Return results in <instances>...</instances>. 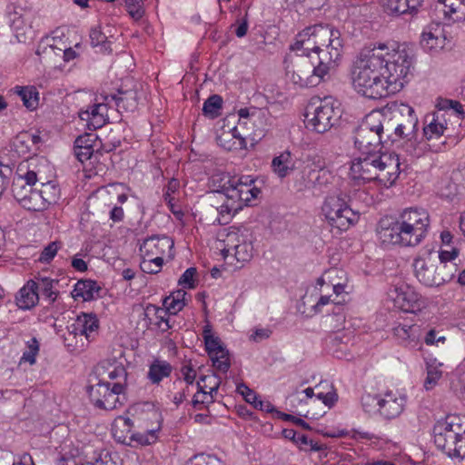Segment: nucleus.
<instances>
[{"label":"nucleus","mask_w":465,"mask_h":465,"mask_svg":"<svg viewBox=\"0 0 465 465\" xmlns=\"http://www.w3.org/2000/svg\"><path fill=\"white\" fill-rule=\"evenodd\" d=\"M412 56L405 48L379 43L361 50L351 68V83L358 94L381 99L399 93L408 82Z\"/></svg>","instance_id":"obj_1"},{"label":"nucleus","mask_w":465,"mask_h":465,"mask_svg":"<svg viewBox=\"0 0 465 465\" xmlns=\"http://www.w3.org/2000/svg\"><path fill=\"white\" fill-rule=\"evenodd\" d=\"M393 126L380 111L368 114L354 133L355 147L361 156L351 165L355 181L377 182L384 187L392 186L401 173L400 158L396 153H381V145L390 138Z\"/></svg>","instance_id":"obj_2"},{"label":"nucleus","mask_w":465,"mask_h":465,"mask_svg":"<svg viewBox=\"0 0 465 465\" xmlns=\"http://www.w3.org/2000/svg\"><path fill=\"white\" fill-rule=\"evenodd\" d=\"M430 226V215L423 208H407L393 223L381 220L377 235L382 244L416 246L424 239Z\"/></svg>","instance_id":"obj_3"},{"label":"nucleus","mask_w":465,"mask_h":465,"mask_svg":"<svg viewBox=\"0 0 465 465\" xmlns=\"http://www.w3.org/2000/svg\"><path fill=\"white\" fill-rule=\"evenodd\" d=\"M286 63L287 76L301 87L318 85L330 70L336 67L333 64H323L321 59L315 61L309 55L298 53L289 54Z\"/></svg>","instance_id":"obj_4"},{"label":"nucleus","mask_w":465,"mask_h":465,"mask_svg":"<svg viewBox=\"0 0 465 465\" xmlns=\"http://www.w3.org/2000/svg\"><path fill=\"white\" fill-rule=\"evenodd\" d=\"M228 201L216 207L218 223H228L230 219L251 202L256 199L261 190L255 185V179L250 175L237 176Z\"/></svg>","instance_id":"obj_5"},{"label":"nucleus","mask_w":465,"mask_h":465,"mask_svg":"<svg viewBox=\"0 0 465 465\" xmlns=\"http://www.w3.org/2000/svg\"><path fill=\"white\" fill-rule=\"evenodd\" d=\"M316 45L322 47L317 59H321L323 64L337 66L341 58L343 41L341 32L329 25H314L305 28Z\"/></svg>","instance_id":"obj_6"},{"label":"nucleus","mask_w":465,"mask_h":465,"mask_svg":"<svg viewBox=\"0 0 465 465\" xmlns=\"http://www.w3.org/2000/svg\"><path fill=\"white\" fill-rule=\"evenodd\" d=\"M306 126L311 130L324 134L340 119L341 111L337 102L331 96L312 99L306 111Z\"/></svg>","instance_id":"obj_7"},{"label":"nucleus","mask_w":465,"mask_h":465,"mask_svg":"<svg viewBox=\"0 0 465 465\" xmlns=\"http://www.w3.org/2000/svg\"><path fill=\"white\" fill-rule=\"evenodd\" d=\"M413 270L420 283L428 287L440 286L450 282L455 275V264H435L430 253L414 259Z\"/></svg>","instance_id":"obj_8"},{"label":"nucleus","mask_w":465,"mask_h":465,"mask_svg":"<svg viewBox=\"0 0 465 465\" xmlns=\"http://www.w3.org/2000/svg\"><path fill=\"white\" fill-rule=\"evenodd\" d=\"M434 443L438 449L452 457L456 450L457 439L465 433V417L448 415L444 420L438 421L434 428Z\"/></svg>","instance_id":"obj_9"},{"label":"nucleus","mask_w":465,"mask_h":465,"mask_svg":"<svg viewBox=\"0 0 465 465\" xmlns=\"http://www.w3.org/2000/svg\"><path fill=\"white\" fill-rule=\"evenodd\" d=\"M322 213L332 228L346 231L358 221L359 215L339 195L325 198L322 206Z\"/></svg>","instance_id":"obj_10"},{"label":"nucleus","mask_w":465,"mask_h":465,"mask_svg":"<svg viewBox=\"0 0 465 465\" xmlns=\"http://www.w3.org/2000/svg\"><path fill=\"white\" fill-rule=\"evenodd\" d=\"M123 391L124 386L119 382L113 383L111 386L110 382L100 381L87 388L88 395L94 406L106 411H112L123 405V401L125 399Z\"/></svg>","instance_id":"obj_11"},{"label":"nucleus","mask_w":465,"mask_h":465,"mask_svg":"<svg viewBox=\"0 0 465 465\" xmlns=\"http://www.w3.org/2000/svg\"><path fill=\"white\" fill-rule=\"evenodd\" d=\"M138 409H141V407L136 406L134 410L137 411ZM139 421L143 431L132 434V438L141 445H150L155 442L158 438L157 432L161 430L162 425L160 411L150 404H143L142 406V417L139 418Z\"/></svg>","instance_id":"obj_12"},{"label":"nucleus","mask_w":465,"mask_h":465,"mask_svg":"<svg viewBox=\"0 0 465 465\" xmlns=\"http://www.w3.org/2000/svg\"><path fill=\"white\" fill-rule=\"evenodd\" d=\"M238 116V126L244 130L250 140L258 142L264 136L268 126L266 112L256 107L241 108Z\"/></svg>","instance_id":"obj_13"},{"label":"nucleus","mask_w":465,"mask_h":465,"mask_svg":"<svg viewBox=\"0 0 465 465\" xmlns=\"http://www.w3.org/2000/svg\"><path fill=\"white\" fill-rule=\"evenodd\" d=\"M99 321L95 314L93 313H81L76 317L73 323L67 326V334L64 340L68 341L71 339H77L80 337L81 341L83 337L87 341H93L98 333Z\"/></svg>","instance_id":"obj_14"},{"label":"nucleus","mask_w":465,"mask_h":465,"mask_svg":"<svg viewBox=\"0 0 465 465\" xmlns=\"http://www.w3.org/2000/svg\"><path fill=\"white\" fill-rule=\"evenodd\" d=\"M203 336L213 367L222 372H226L230 368L228 351L223 348L220 339L212 333L209 325L204 327Z\"/></svg>","instance_id":"obj_15"},{"label":"nucleus","mask_w":465,"mask_h":465,"mask_svg":"<svg viewBox=\"0 0 465 465\" xmlns=\"http://www.w3.org/2000/svg\"><path fill=\"white\" fill-rule=\"evenodd\" d=\"M40 190L33 191L20 205L33 212L45 210L51 203L56 202V188L51 183H42Z\"/></svg>","instance_id":"obj_16"},{"label":"nucleus","mask_w":465,"mask_h":465,"mask_svg":"<svg viewBox=\"0 0 465 465\" xmlns=\"http://www.w3.org/2000/svg\"><path fill=\"white\" fill-rule=\"evenodd\" d=\"M390 296L394 305L403 312H415L425 306V301L421 296L409 286L394 288Z\"/></svg>","instance_id":"obj_17"},{"label":"nucleus","mask_w":465,"mask_h":465,"mask_svg":"<svg viewBox=\"0 0 465 465\" xmlns=\"http://www.w3.org/2000/svg\"><path fill=\"white\" fill-rule=\"evenodd\" d=\"M406 396L399 391H389L381 394L380 408L377 412L387 420L397 418L404 410Z\"/></svg>","instance_id":"obj_18"},{"label":"nucleus","mask_w":465,"mask_h":465,"mask_svg":"<svg viewBox=\"0 0 465 465\" xmlns=\"http://www.w3.org/2000/svg\"><path fill=\"white\" fill-rule=\"evenodd\" d=\"M173 241L165 235L163 236H151L145 239L140 247L142 255L150 257H161L167 255L173 258Z\"/></svg>","instance_id":"obj_19"},{"label":"nucleus","mask_w":465,"mask_h":465,"mask_svg":"<svg viewBox=\"0 0 465 465\" xmlns=\"http://www.w3.org/2000/svg\"><path fill=\"white\" fill-rule=\"evenodd\" d=\"M401 114L402 120L398 123L394 128V133L397 136L412 140L417 135L418 118L415 114L414 109L405 104H401L397 110Z\"/></svg>","instance_id":"obj_20"},{"label":"nucleus","mask_w":465,"mask_h":465,"mask_svg":"<svg viewBox=\"0 0 465 465\" xmlns=\"http://www.w3.org/2000/svg\"><path fill=\"white\" fill-rule=\"evenodd\" d=\"M112 109L108 101L100 102L88 106L79 112L81 120L86 122L89 129H98L105 124L109 119V110Z\"/></svg>","instance_id":"obj_21"},{"label":"nucleus","mask_w":465,"mask_h":465,"mask_svg":"<svg viewBox=\"0 0 465 465\" xmlns=\"http://www.w3.org/2000/svg\"><path fill=\"white\" fill-rule=\"evenodd\" d=\"M447 41L444 27L440 24H430L421 34L420 45L429 52L443 49Z\"/></svg>","instance_id":"obj_22"},{"label":"nucleus","mask_w":465,"mask_h":465,"mask_svg":"<svg viewBox=\"0 0 465 465\" xmlns=\"http://www.w3.org/2000/svg\"><path fill=\"white\" fill-rule=\"evenodd\" d=\"M303 178L311 186L322 189L332 183L334 176L324 166L312 163L304 168Z\"/></svg>","instance_id":"obj_23"},{"label":"nucleus","mask_w":465,"mask_h":465,"mask_svg":"<svg viewBox=\"0 0 465 465\" xmlns=\"http://www.w3.org/2000/svg\"><path fill=\"white\" fill-rule=\"evenodd\" d=\"M237 176H232L229 173H215L211 178V187L213 191L209 194L210 201L213 198H221L223 202L228 201L231 194L230 191L236 183Z\"/></svg>","instance_id":"obj_24"},{"label":"nucleus","mask_w":465,"mask_h":465,"mask_svg":"<svg viewBox=\"0 0 465 465\" xmlns=\"http://www.w3.org/2000/svg\"><path fill=\"white\" fill-rule=\"evenodd\" d=\"M104 101H108L111 108L118 113L133 112L138 104L137 93L134 90H119L117 94L104 96Z\"/></svg>","instance_id":"obj_25"},{"label":"nucleus","mask_w":465,"mask_h":465,"mask_svg":"<svg viewBox=\"0 0 465 465\" xmlns=\"http://www.w3.org/2000/svg\"><path fill=\"white\" fill-rule=\"evenodd\" d=\"M422 0H382L384 12L389 15H415L421 7Z\"/></svg>","instance_id":"obj_26"},{"label":"nucleus","mask_w":465,"mask_h":465,"mask_svg":"<svg viewBox=\"0 0 465 465\" xmlns=\"http://www.w3.org/2000/svg\"><path fill=\"white\" fill-rule=\"evenodd\" d=\"M170 315L172 314L166 308H161L154 304H147L144 308V318L148 321V324L156 325L162 331H167L172 328Z\"/></svg>","instance_id":"obj_27"},{"label":"nucleus","mask_w":465,"mask_h":465,"mask_svg":"<svg viewBox=\"0 0 465 465\" xmlns=\"http://www.w3.org/2000/svg\"><path fill=\"white\" fill-rule=\"evenodd\" d=\"M97 136L94 134H84L79 135L74 141V154L78 161L84 163L89 160L94 153Z\"/></svg>","instance_id":"obj_28"},{"label":"nucleus","mask_w":465,"mask_h":465,"mask_svg":"<svg viewBox=\"0 0 465 465\" xmlns=\"http://www.w3.org/2000/svg\"><path fill=\"white\" fill-rule=\"evenodd\" d=\"M291 49L295 53L302 52L301 54L309 55V57L315 61H317L319 52L322 50V47L316 45L315 41L312 40L308 31H305V29L296 35L295 42L291 46Z\"/></svg>","instance_id":"obj_29"},{"label":"nucleus","mask_w":465,"mask_h":465,"mask_svg":"<svg viewBox=\"0 0 465 465\" xmlns=\"http://www.w3.org/2000/svg\"><path fill=\"white\" fill-rule=\"evenodd\" d=\"M39 300L37 285L35 281H29L20 289L15 296L16 305L22 310H29L36 305Z\"/></svg>","instance_id":"obj_30"},{"label":"nucleus","mask_w":465,"mask_h":465,"mask_svg":"<svg viewBox=\"0 0 465 465\" xmlns=\"http://www.w3.org/2000/svg\"><path fill=\"white\" fill-rule=\"evenodd\" d=\"M393 334L405 347L414 348L419 343L420 326L399 324L393 328Z\"/></svg>","instance_id":"obj_31"},{"label":"nucleus","mask_w":465,"mask_h":465,"mask_svg":"<svg viewBox=\"0 0 465 465\" xmlns=\"http://www.w3.org/2000/svg\"><path fill=\"white\" fill-rule=\"evenodd\" d=\"M132 428L133 421L129 418L119 416L114 420L112 425L113 437L118 442L130 445L131 441H135L132 438Z\"/></svg>","instance_id":"obj_32"},{"label":"nucleus","mask_w":465,"mask_h":465,"mask_svg":"<svg viewBox=\"0 0 465 465\" xmlns=\"http://www.w3.org/2000/svg\"><path fill=\"white\" fill-rule=\"evenodd\" d=\"M214 380V383L209 389L210 391H206V385H202V381H204L207 377H201L200 381H197V389L198 391L193 395L192 404L196 409H201V406L203 404H209L213 401V393H216L219 388V381H216L215 377H211Z\"/></svg>","instance_id":"obj_33"},{"label":"nucleus","mask_w":465,"mask_h":465,"mask_svg":"<svg viewBox=\"0 0 465 465\" xmlns=\"http://www.w3.org/2000/svg\"><path fill=\"white\" fill-rule=\"evenodd\" d=\"M444 16L452 22L465 19V0H440Z\"/></svg>","instance_id":"obj_34"},{"label":"nucleus","mask_w":465,"mask_h":465,"mask_svg":"<svg viewBox=\"0 0 465 465\" xmlns=\"http://www.w3.org/2000/svg\"><path fill=\"white\" fill-rule=\"evenodd\" d=\"M173 371L172 365L166 361L154 360L147 373V378L153 384H159L164 378L171 375Z\"/></svg>","instance_id":"obj_35"},{"label":"nucleus","mask_w":465,"mask_h":465,"mask_svg":"<svg viewBox=\"0 0 465 465\" xmlns=\"http://www.w3.org/2000/svg\"><path fill=\"white\" fill-rule=\"evenodd\" d=\"M272 166L274 173L281 178L287 176L295 167L293 158L289 151L274 157Z\"/></svg>","instance_id":"obj_36"},{"label":"nucleus","mask_w":465,"mask_h":465,"mask_svg":"<svg viewBox=\"0 0 465 465\" xmlns=\"http://www.w3.org/2000/svg\"><path fill=\"white\" fill-rule=\"evenodd\" d=\"M249 232L246 229L232 228L223 240L224 247L223 253H232V250L235 249L239 244L242 243V241L246 242L249 240Z\"/></svg>","instance_id":"obj_37"},{"label":"nucleus","mask_w":465,"mask_h":465,"mask_svg":"<svg viewBox=\"0 0 465 465\" xmlns=\"http://www.w3.org/2000/svg\"><path fill=\"white\" fill-rule=\"evenodd\" d=\"M100 287L92 280H81L76 282L74 289V296L81 297L84 301H90L98 294Z\"/></svg>","instance_id":"obj_38"},{"label":"nucleus","mask_w":465,"mask_h":465,"mask_svg":"<svg viewBox=\"0 0 465 465\" xmlns=\"http://www.w3.org/2000/svg\"><path fill=\"white\" fill-rule=\"evenodd\" d=\"M35 283L37 285V292L45 297L50 303L56 300L58 292L54 291V288L58 283V281L47 277H38Z\"/></svg>","instance_id":"obj_39"},{"label":"nucleus","mask_w":465,"mask_h":465,"mask_svg":"<svg viewBox=\"0 0 465 465\" xmlns=\"http://www.w3.org/2000/svg\"><path fill=\"white\" fill-rule=\"evenodd\" d=\"M442 117L443 115H440L439 113L434 114L430 123L424 126L423 134L428 140L439 138L443 134L446 126L441 121Z\"/></svg>","instance_id":"obj_40"},{"label":"nucleus","mask_w":465,"mask_h":465,"mask_svg":"<svg viewBox=\"0 0 465 465\" xmlns=\"http://www.w3.org/2000/svg\"><path fill=\"white\" fill-rule=\"evenodd\" d=\"M27 350L24 351L22 357L19 360L18 365L21 366L24 363H29V365H34L36 362V356L40 351L39 341L36 338H31L26 341Z\"/></svg>","instance_id":"obj_41"},{"label":"nucleus","mask_w":465,"mask_h":465,"mask_svg":"<svg viewBox=\"0 0 465 465\" xmlns=\"http://www.w3.org/2000/svg\"><path fill=\"white\" fill-rule=\"evenodd\" d=\"M32 139L33 137L31 132H21L15 136L14 140V146L18 153L23 154L35 152Z\"/></svg>","instance_id":"obj_42"},{"label":"nucleus","mask_w":465,"mask_h":465,"mask_svg":"<svg viewBox=\"0 0 465 465\" xmlns=\"http://www.w3.org/2000/svg\"><path fill=\"white\" fill-rule=\"evenodd\" d=\"M16 93L26 108L34 110L37 107L38 93L35 87H17Z\"/></svg>","instance_id":"obj_43"},{"label":"nucleus","mask_w":465,"mask_h":465,"mask_svg":"<svg viewBox=\"0 0 465 465\" xmlns=\"http://www.w3.org/2000/svg\"><path fill=\"white\" fill-rule=\"evenodd\" d=\"M35 191L31 185L26 184L22 178H14L12 183V193L19 204L26 199V196Z\"/></svg>","instance_id":"obj_44"},{"label":"nucleus","mask_w":465,"mask_h":465,"mask_svg":"<svg viewBox=\"0 0 465 465\" xmlns=\"http://www.w3.org/2000/svg\"><path fill=\"white\" fill-rule=\"evenodd\" d=\"M90 41L94 47H100V52H111L110 42L99 26L91 29Z\"/></svg>","instance_id":"obj_45"},{"label":"nucleus","mask_w":465,"mask_h":465,"mask_svg":"<svg viewBox=\"0 0 465 465\" xmlns=\"http://www.w3.org/2000/svg\"><path fill=\"white\" fill-rule=\"evenodd\" d=\"M252 250L253 248L250 240L246 242L242 241V243L232 250V253H226L223 256L233 255L237 262H245L250 261L252 257Z\"/></svg>","instance_id":"obj_46"},{"label":"nucleus","mask_w":465,"mask_h":465,"mask_svg":"<svg viewBox=\"0 0 465 465\" xmlns=\"http://www.w3.org/2000/svg\"><path fill=\"white\" fill-rule=\"evenodd\" d=\"M20 11H23L22 8L15 7L12 15L13 17L10 18L11 26L15 31H19L24 25L31 23V17L33 16L31 10Z\"/></svg>","instance_id":"obj_47"},{"label":"nucleus","mask_w":465,"mask_h":465,"mask_svg":"<svg viewBox=\"0 0 465 465\" xmlns=\"http://www.w3.org/2000/svg\"><path fill=\"white\" fill-rule=\"evenodd\" d=\"M143 259L140 263L141 270L145 273H158L163 267V259L161 257H150L142 255Z\"/></svg>","instance_id":"obj_48"},{"label":"nucleus","mask_w":465,"mask_h":465,"mask_svg":"<svg viewBox=\"0 0 465 465\" xmlns=\"http://www.w3.org/2000/svg\"><path fill=\"white\" fill-rule=\"evenodd\" d=\"M223 99L218 94L210 96L203 104V112L205 115L212 118L219 115V110L222 108Z\"/></svg>","instance_id":"obj_49"},{"label":"nucleus","mask_w":465,"mask_h":465,"mask_svg":"<svg viewBox=\"0 0 465 465\" xmlns=\"http://www.w3.org/2000/svg\"><path fill=\"white\" fill-rule=\"evenodd\" d=\"M441 363L438 365H428L427 367V377L424 382V387L427 391L431 390L438 383L442 376L440 367Z\"/></svg>","instance_id":"obj_50"},{"label":"nucleus","mask_w":465,"mask_h":465,"mask_svg":"<svg viewBox=\"0 0 465 465\" xmlns=\"http://www.w3.org/2000/svg\"><path fill=\"white\" fill-rule=\"evenodd\" d=\"M63 243L60 241H54L49 242L42 251L39 262L43 263H49L57 254V252L62 248Z\"/></svg>","instance_id":"obj_51"},{"label":"nucleus","mask_w":465,"mask_h":465,"mask_svg":"<svg viewBox=\"0 0 465 465\" xmlns=\"http://www.w3.org/2000/svg\"><path fill=\"white\" fill-rule=\"evenodd\" d=\"M381 394L371 395L370 393L364 394L361 397V406L365 412L374 413L380 408Z\"/></svg>","instance_id":"obj_52"},{"label":"nucleus","mask_w":465,"mask_h":465,"mask_svg":"<svg viewBox=\"0 0 465 465\" xmlns=\"http://www.w3.org/2000/svg\"><path fill=\"white\" fill-rule=\"evenodd\" d=\"M197 270L194 267L188 268L180 277L178 283L183 288L193 289L195 287L194 277Z\"/></svg>","instance_id":"obj_53"},{"label":"nucleus","mask_w":465,"mask_h":465,"mask_svg":"<svg viewBox=\"0 0 465 465\" xmlns=\"http://www.w3.org/2000/svg\"><path fill=\"white\" fill-rule=\"evenodd\" d=\"M86 465H122L118 462L117 455L113 456L108 451H103L94 462H86Z\"/></svg>","instance_id":"obj_54"},{"label":"nucleus","mask_w":465,"mask_h":465,"mask_svg":"<svg viewBox=\"0 0 465 465\" xmlns=\"http://www.w3.org/2000/svg\"><path fill=\"white\" fill-rule=\"evenodd\" d=\"M282 436L285 439L291 440L297 445H308L309 440L306 435L304 434H298L294 430L292 429H284L282 430Z\"/></svg>","instance_id":"obj_55"},{"label":"nucleus","mask_w":465,"mask_h":465,"mask_svg":"<svg viewBox=\"0 0 465 465\" xmlns=\"http://www.w3.org/2000/svg\"><path fill=\"white\" fill-rule=\"evenodd\" d=\"M163 306L172 315H175L185 306V302H178L170 295L163 300Z\"/></svg>","instance_id":"obj_56"},{"label":"nucleus","mask_w":465,"mask_h":465,"mask_svg":"<svg viewBox=\"0 0 465 465\" xmlns=\"http://www.w3.org/2000/svg\"><path fill=\"white\" fill-rule=\"evenodd\" d=\"M446 341V337L444 335H440V332L435 329H430L425 335L424 342L429 345H439V343H444Z\"/></svg>","instance_id":"obj_57"},{"label":"nucleus","mask_w":465,"mask_h":465,"mask_svg":"<svg viewBox=\"0 0 465 465\" xmlns=\"http://www.w3.org/2000/svg\"><path fill=\"white\" fill-rule=\"evenodd\" d=\"M237 392L242 394L244 398V400L252 404V406L255 404V402L258 401V397L256 393L251 390L249 387H247L244 383H241L237 386L236 389Z\"/></svg>","instance_id":"obj_58"},{"label":"nucleus","mask_w":465,"mask_h":465,"mask_svg":"<svg viewBox=\"0 0 465 465\" xmlns=\"http://www.w3.org/2000/svg\"><path fill=\"white\" fill-rule=\"evenodd\" d=\"M125 5L128 9V13L133 18L139 19L143 16V12L139 5V0H125Z\"/></svg>","instance_id":"obj_59"},{"label":"nucleus","mask_w":465,"mask_h":465,"mask_svg":"<svg viewBox=\"0 0 465 465\" xmlns=\"http://www.w3.org/2000/svg\"><path fill=\"white\" fill-rule=\"evenodd\" d=\"M459 251L452 247L450 250H441L439 254L440 262L448 264L449 262L455 260L458 257Z\"/></svg>","instance_id":"obj_60"},{"label":"nucleus","mask_w":465,"mask_h":465,"mask_svg":"<svg viewBox=\"0 0 465 465\" xmlns=\"http://www.w3.org/2000/svg\"><path fill=\"white\" fill-rule=\"evenodd\" d=\"M11 173L12 170L8 166L0 164V196L9 183V176Z\"/></svg>","instance_id":"obj_61"},{"label":"nucleus","mask_w":465,"mask_h":465,"mask_svg":"<svg viewBox=\"0 0 465 465\" xmlns=\"http://www.w3.org/2000/svg\"><path fill=\"white\" fill-rule=\"evenodd\" d=\"M452 104H455V112L457 114H464L463 109H462V105L460 104V102L455 101V100L441 99L438 103V107H439L440 110H446V109H450V106H452Z\"/></svg>","instance_id":"obj_62"},{"label":"nucleus","mask_w":465,"mask_h":465,"mask_svg":"<svg viewBox=\"0 0 465 465\" xmlns=\"http://www.w3.org/2000/svg\"><path fill=\"white\" fill-rule=\"evenodd\" d=\"M181 372L187 383V386L189 387V385H193L196 377V371L191 366L184 365L182 367Z\"/></svg>","instance_id":"obj_63"},{"label":"nucleus","mask_w":465,"mask_h":465,"mask_svg":"<svg viewBox=\"0 0 465 465\" xmlns=\"http://www.w3.org/2000/svg\"><path fill=\"white\" fill-rule=\"evenodd\" d=\"M56 465H86V462L83 461V459L80 457H63L60 459Z\"/></svg>","instance_id":"obj_64"}]
</instances>
